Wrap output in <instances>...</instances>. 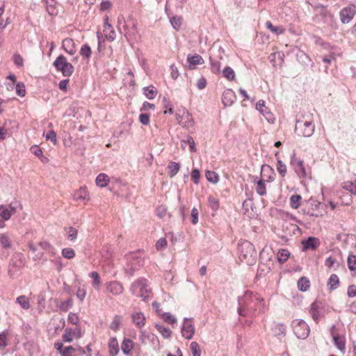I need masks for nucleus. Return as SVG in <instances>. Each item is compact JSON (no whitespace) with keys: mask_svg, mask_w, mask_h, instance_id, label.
Segmentation results:
<instances>
[{"mask_svg":"<svg viewBox=\"0 0 356 356\" xmlns=\"http://www.w3.org/2000/svg\"><path fill=\"white\" fill-rule=\"evenodd\" d=\"M259 303V295L252 291H246L243 297L238 298V314L245 316L248 314L256 316L258 309L253 307V303Z\"/></svg>","mask_w":356,"mask_h":356,"instance_id":"1","label":"nucleus"},{"mask_svg":"<svg viewBox=\"0 0 356 356\" xmlns=\"http://www.w3.org/2000/svg\"><path fill=\"white\" fill-rule=\"evenodd\" d=\"M238 250L240 253L241 260L245 261L248 265H252L255 261L257 252L254 245L250 241H243L239 243Z\"/></svg>","mask_w":356,"mask_h":356,"instance_id":"2","label":"nucleus"},{"mask_svg":"<svg viewBox=\"0 0 356 356\" xmlns=\"http://www.w3.org/2000/svg\"><path fill=\"white\" fill-rule=\"evenodd\" d=\"M56 70L60 72L64 76H70L74 71L73 65L68 62L63 55H59L53 63Z\"/></svg>","mask_w":356,"mask_h":356,"instance_id":"3","label":"nucleus"},{"mask_svg":"<svg viewBox=\"0 0 356 356\" xmlns=\"http://www.w3.org/2000/svg\"><path fill=\"white\" fill-rule=\"evenodd\" d=\"M313 8V21L318 24H327L332 18V14L328 11L326 6L322 5L312 6Z\"/></svg>","mask_w":356,"mask_h":356,"instance_id":"4","label":"nucleus"},{"mask_svg":"<svg viewBox=\"0 0 356 356\" xmlns=\"http://www.w3.org/2000/svg\"><path fill=\"white\" fill-rule=\"evenodd\" d=\"M84 335V331L81 326L67 327L62 334V340L65 343H72L80 339Z\"/></svg>","mask_w":356,"mask_h":356,"instance_id":"5","label":"nucleus"},{"mask_svg":"<svg viewBox=\"0 0 356 356\" xmlns=\"http://www.w3.org/2000/svg\"><path fill=\"white\" fill-rule=\"evenodd\" d=\"M295 131L299 136L309 137L314 134V125L309 121L303 122L297 120L295 127Z\"/></svg>","mask_w":356,"mask_h":356,"instance_id":"6","label":"nucleus"},{"mask_svg":"<svg viewBox=\"0 0 356 356\" xmlns=\"http://www.w3.org/2000/svg\"><path fill=\"white\" fill-rule=\"evenodd\" d=\"M292 325L294 334L298 339H305L309 336L310 329L303 320H295Z\"/></svg>","mask_w":356,"mask_h":356,"instance_id":"7","label":"nucleus"},{"mask_svg":"<svg viewBox=\"0 0 356 356\" xmlns=\"http://www.w3.org/2000/svg\"><path fill=\"white\" fill-rule=\"evenodd\" d=\"M135 288L139 289L140 295L143 300L146 301L152 294L148 281L145 278H139L135 282Z\"/></svg>","mask_w":356,"mask_h":356,"instance_id":"8","label":"nucleus"},{"mask_svg":"<svg viewBox=\"0 0 356 356\" xmlns=\"http://www.w3.org/2000/svg\"><path fill=\"white\" fill-rule=\"evenodd\" d=\"M309 314L312 319L318 323L324 317V305L320 301H314L309 309Z\"/></svg>","mask_w":356,"mask_h":356,"instance_id":"9","label":"nucleus"},{"mask_svg":"<svg viewBox=\"0 0 356 356\" xmlns=\"http://www.w3.org/2000/svg\"><path fill=\"white\" fill-rule=\"evenodd\" d=\"M290 163L294 169L296 175L300 178H305L307 177L306 170L303 165V161L297 158L295 152H293L291 156Z\"/></svg>","mask_w":356,"mask_h":356,"instance_id":"10","label":"nucleus"},{"mask_svg":"<svg viewBox=\"0 0 356 356\" xmlns=\"http://www.w3.org/2000/svg\"><path fill=\"white\" fill-rule=\"evenodd\" d=\"M54 348L60 353L61 356H76L77 349L72 346H64L61 341H56L54 343Z\"/></svg>","mask_w":356,"mask_h":356,"instance_id":"11","label":"nucleus"},{"mask_svg":"<svg viewBox=\"0 0 356 356\" xmlns=\"http://www.w3.org/2000/svg\"><path fill=\"white\" fill-rule=\"evenodd\" d=\"M183 337L186 339H191L195 334V325L192 323V318H184L183 325L181 328Z\"/></svg>","mask_w":356,"mask_h":356,"instance_id":"12","label":"nucleus"},{"mask_svg":"<svg viewBox=\"0 0 356 356\" xmlns=\"http://www.w3.org/2000/svg\"><path fill=\"white\" fill-rule=\"evenodd\" d=\"M73 200L76 202H88L90 193L86 186H82L73 193Z\"/></svg>","mask_w":356,"mask_h":356,"instance_id":"13","label":"nucleus"},{"mask_svg":"<svg viewBox=\"0 0 356 356\" xmlns=\"http://www.w3.org/2000/svg\"><path fill=\"white\" fill-rule=\"evenodd\" d=\"M103 33L105 38L109 41H113L116 38V33L113 26L108 22V17L104 18Z\"/></svg>","mask_w":356,"mask_h":356,"instance_id":"14","label":"nucleus"},{"mask_svg":"<svg viewBox=\"0 0 356 356\" xmlns=\"http://www.w3.org/2000/svg\"><path fill=\"white\" fill-rule=\"evenodd\" d=\"M16 213V209L11 204L0 205V218L3 220H8Z\"/></svg>","mask_w":356,"mask_h":356,"instance_id":"15","label":"nucleus"},{"mask_svg":"<svg viewBox=\"0 0 356 356\" xmlns=\"http://www.w3.org/2000/svg\"><path fill=\"white\" fill-rule=\"evenodd\" d=\"M62 48L70 56H73L76 52V45L72 38H66L62 41Z\"/></svg>","mask_w":356,"mask_h":356,"instance_id":"16","label":"nucleus"},{"mask_svg":"<svg viewBox=\"0 0 356 356\" xmlns=\"http://www.w3.org/2000/svg\"><path fill=\"white\" fill-rule=\"evenodd\" d=\"M356 13L354 7H346L340 12V18L342 23H348L355 16Z\"/></svg>","mask_w":356,"mask_h":356,"instance_id":"17","label":"nucleus"},{"mask_svg":"<svg viewBox=\"0 0 356 356\" xmlns=\"http://www.w3.org/2000/svg\"><path fill=\"white\" fill-rule=\"evenodd\" d=\"M303 250H315L320 245V241L318 238L309 236L302 241Z\"/></svg>","mask_w":356,"mask_h":356,"instance_id":"18","label":"nucleus"},{"mask_svg":"<svg viewBox=\"0 0 356 356\" xmlns=\"http://www.w3.org/2000/svg\"><path fill=\"white\" fill-rule=\"evenodd\" d=\"M236 99V96L232 89H227L222 96V102L225 106H230Z\"/></svg>","mask_w":356,"mask_h":356,"instance_id":"19","label":"nucleus"},{"mask_svg":"<svg viewBox=\"0 0 356 356\" xmlns=\"http://www.w3.org/2000/svg\"><path fill=\"white\" fill-rule=\"evenodd\" d=\"M179 124L184 127L189 128L194 125V121L191 114L186 110L183 109L181 113V119Z\"/></svg>","mask_w":356,"mask_h":356,"instance_id":"20","label":"nucleus"},{"mask_svg":"<svg viewBox=\"0 0 356 356\" xmlns=\"http://www.w3.org/2000/svg\"><path fill=\"white\" fill-rule=\"evenodd\" d=\"M106 290L113 295H119L122 293L123 287L118 282H110L106 284Z\"/></svg>","mask_w":356,"mask_h":356,"instance_id":"21","label":"nucleus"},{"mask_svg":"<svg viewBox=\"0 0 356 356\" xmlns=\"http://www.w3.org/2000/svg\"><path fill=\"white\" fill-rule=\"evenodd\" d=\"M273 334L277 337H283L286 335V326L283 323H276L272 327Z\"/></svg>","mask_w":356,"mask_h":356,"instance_id":"22","label":"nucleus"},{"mask_svg":"<svg viewBox=\"0 0 356 356\" xmlns=\"http://www.w3.org/2000/svg\"><path fill=\"white\" fill-rule=\"evenodd\" d=\"M0 244L5 249H9L12 247V241L7 233L0 234Z\"/></svg>","mask_w":356,"mask_h":356,"instance_id":"23","label":"nucleus"},{"mask_svg":"<svg viewBox=\"0 0 356 356\" xmlns=\"http://www.w3.org/2000/svg\"><path fill=\"white\" fill-rule=\"evenodd\" d=\"M110 181V179L108 176L104 173H100L96 178L95 182L97 186L104 188L106 187L108 182Z\"/></svg>","mask_w":356,"mask_h":356,"instance_id":"24","label":"nucleus"},{"mask_svg":"<svg viewBox=\"0 0 356 356\" xmlns=\"http://www.w3.org/2000/svg\"><path fill=\"white\" fill-rule=\"evenodd\" d=\"M339 286V279L336 274H332L327 281L329 290L333 291Z\"/></svg>","mask_w":356,"mask_h":356,"instance_id":"25","label":"nucleus"},{"mask_svg":"<svg viewBox=\"0 0 356 356\" xmlns=\"http://www.w3.org/2000/svg\"><path fill=\"white\" fill-rule=\"evenodd\" d=\"M134 348V343L131 339H125L121 346L122 350L126 355H131V350Z\"/></svg>","mask_w":356,"mask_h":356,"instance_id":"26","label":"nucleus"},{"mask_svg":"<svg viewBox=\"0 0 356 356\" xmlns=\"http://www.w3.org/2000/svg\"><path fill=\"white\" fill-rule=\"evenodd\" d=\"M310 286V282L306 277H300L298 281V289L302 292L307 291Z\"/></svg>","mask_w":356,"mask_h":356,"instance_id":"27","label":"nucleus"},{"mask_svg":"<svg viewBox=\"0 0 356 356\" xmlns=\"http://www.w3.org/2000/svg\"><path fill=\"white\" fill-rule=\"evenodd\" d=\"M79 54L83 59L88 60L92 55L91 48L88 44H84L81 46Z\"/></svg>","mask_w":356,"mask_h":356,"instance_id":"28","label":"nucleus"},{"mask_svg":"<svg viewBox=\"0 0 356 356\" xmlns=\"http://www.w3.org/2000/svg\"><path fill=\"white\" fill-rule=\"evenodd\" d=\"M16 302L18 303L24 309H29L31 307L29 298L24 295L17 297Z\"/></svg>","mask_w":356,"mask_h":356,"instance_id":"29","label":"nucleus"},{"mask_svg":"<svg viewBox=\"0 0 356 356\" xmlns=\"http://www.w3.org/2000/svg\"><path fill=\"white\" fill-rule=\"evenodd\" d=\"M187 61L189 63L190 65H196L204 63L203 58L198 54H195L194 56H191L190 54L188 55Z\"/></svg>","mask_w":356,"mask_h":356,"instance_id":"30","label":"nucleus"},{"mask_svg":"<svg viewBox=\"0 0 356 356\" xmlns=\"http://www.w3.org/2000/svg\"><path fill=\"white\" fill-rule=\"evenodd\" d=\"M290 255V252L286 249H281L277 252V259L280 264H284L287 261Z\"/></svg>","mask_w":356,"mask_h":356,"instance_id":"31","label":"nucleus"},{"mask_svg":"<svg viewBox=\"0 0 356 356\" xmlns=\"http://www.w3.org/2000/svg\"><path fill=\"white\" fill-rule=\"evenodd\" d=\"M90 277L93 280L92 282V286L95 289L99 290V287H100V284H101L100 277H99V273L96 271H92L90 273Z\"/></svg>","mask_w":356,"mask_h":356,"instance_id":"32","label":"nucleus"},{"mask_svg":"<svg viewBox=\"0 0 356 356\" xmlns=\"http://www.w3.org/2000/svg\"><path fill=\"white\" fill-rule=\"evenodd\" d=\"M156 93H157L156 89L154 86H150L149 87H144L143 88V94L149 99H154L155 97Z\"/></svg>","mask_w":356,"mask_h":356,"instance_id":"33","label":"nucleus"},{"mask_svg":"<svg viewBox=\"0 0 356 356\" xmlns=\"http://www.w3.org/2000/svg\"><path fill=\"white\" fill-rule=\"evenodd\" d=\"M168 168L170 170L169 176L170 177H175L180 169V165L178 163L170 161Z\"/></svg>","mask_w":356,"mask_h":356,"instance_id":"34","label":"nucleus"},{"mask_svg":"<svg viewBox=\"0 0 356 356\" xmlns=\"http://www.w3.org/2000/svg\"><path fill=\"white\" fill-rule=\"evenodd\" d=\"M155 327L165 339H168L171 337L172 331L169 328L159 324H156Z\"/></svg>","mask_w":356,"mask_h":356,"instance_id":"35","label":"nucleus"},{"mask_svg":"<svg viewBox=\"0 0 356 356\" xmlns=\"http://www.w3.org/2000/svg\"><path fill=\"white\" fill-rule=\"evenodd\" d=\"M302 200V197L300 195H293L290 197V206L293 209H298L300 205V201Z\"/></svg>","mask_w":356,"mask_h":356,"instance_id":"36","label":"nucleus"},{"mask_svg":"<svg viewBox=\"0 0 356 356\" xmlns=\"http://www.w3.org/2000/svg\"><path fill=\"white\" fill-rule=\"evenodd\" d=\"M109 351L112 356H115L118 353V341L115 339H112L109 341L108 344Z\"/></svg>","mask_w":356,"mask_h":356,"instance_id":"37","label":"nucleus"},{"mask_svg":"<svg viewBox=\"0 0 356 356\" xmlns=\"http://www.w3.org/2000/svg\"><path fill=\"white\" fill-rule=\"evenodd\" d=\"M222 75L227 79L232 81L235 78V72L230 67H225L222 70Z\"/></svg>","mask_w":356,"mask_h":356,"instance_id":"38","label":"nucleus"},{"mask_svg":"<svg viewBox=\"0 0 356 356\" xmlns=\"http://www.w3.org/2000/svg\"><path fill=\"white\" fill-rule=\"evenodd\" d=\"M256 191L261 196L266 194V185L263 179H259L257 182Z\"/></svg>","mask_w":356,"mask_h":356,"instance_id":"39","label":"nucleus"},{"mask_svg":"<svg viewBox=\"0 0 356 356\" xmlns=\"http://www.w3.org/2000/svg\"><path fill=\"white\" fill-rule=\"evenodd\" d=\"M206 177L209 182L213 184H216L219 180L218 175L214 171H206Z\"/></svg>","mask_w":356,"mask_h":356,"instance_id":"40","label":"nucleus"},{"mask_svg":"<svg viewBox=\"0 0 356 356\" xmlns=\"http://www.w3.org/2000/svg\"><path fill=\"white\" fill-rule=\"evenodd\" d=\"M170 21L172 27L176 30H179L182 24L183 19L181 17L173 16L170 18Z\"/></svg>","mask_w":356,"mask_h":356,"instance_id":"41","label":"nucleus"},{"mask_svg":"<svg viewBox=\"0 0 356 356\" xmlns=\"http://www.w3.org/2000/svg\"><path fill=\"white\" fill-rule=\"evenodd\" d=\"M155 338L156 337L154 334L147 332L145 330L141 331L140 340L143 343H146L147 341H153Z\"/></svg>","mask_w":356,"mask_h":356,"instance_id":"42","label":"nucleus"},{"mask_svg":"<svg viewBox=\"0 0 356 356\" xmlns=\"http://www.w3.org/2000/svg\"><path fill=\"white\" fill-rule=\"evenodd\" d=\"M334 345L340 350H343L346 348L345 341L339 337L338 334L333 336Z\"/></svg>","mask_w":356,"mask_h":356,"instance_id":"43","label":"nucleus"},{"mask_svg":"<svg viewBox=\"0 0 356 356\" xmlns=\"http://www.w3.org/2000/svg\"><path fill=\"white\" fill-rule=\"evenodd\" d=\"M211 69L213 73L220 72V63L219 60H215L211 56L210 57Z\"/></svg>","mask_w":356,"mask_h":356,"instance_id":"44","label":"nucleus"},{"mask_svg":"<svg viewBox=\"0 0 356 356\" xmlns=\"http://www.w3.org/2000/svg\"><path fill=\"white\" fill-rule=\"evenodd\" d=\"M145 318L144 314L141 312H138L135 314V324L141 327L145 325Z\"/></svg>","mask_w":356,"mask_h":356,"instance_id":"45","label":"nucleus"},{"mask_svg":"<svg viewBox=\"0 0 356 356\" xmlns=\"http://www.w3.org/2000/svg\"><path fill=\"white\" fill-rule=\"evenodd\" d=\"M184 143H187L189 145L191 152H196L197 149H196V147H195V141H194L193 137L188 136L187 137L186 140H182L181 141V146L184 145Z\"/></svg>","mask_w":356,"mask_h":356,"instance_id":"46","label":"nucleus"},{"mask_svg":"<svg viewBox=\"0 0 356 356\" xmlns=\"http://www.w3.org/2000/svg\"><path fill=\"white\" fill-rule=\"evenodd\" d=\"M348 266L350 270L354 271L356 270V255L349 254L348 257Z\"/></svg>","mask_w":356,"mask_h":356,"instance_id":"47","label":"nucleus"},{"mask_svg":"<svg viewBox=\"0 0 356 356\" xmlns=\"http://www.w3.org/2000/svg\"><path fill=\"white\" fill-rule=\"evenodd\" d=\"M277 170L280 175L284 177L286 174V165L280 160L277 159Z\"/></svg>","mask_w":356,"mask_h":356,"instance_id":"48","label":"nucleus"},{"mask_svg":"<svg viewBox=\"0 0 356 356\" xmlns=\"http://www.w3.org/2000/svg\"><path fill=\"white\" fill-rule=\"evenodd\" d=\"M67 321L70 323L75 325V327L81 326L79 325V318L77 314L71 312L68 314Z\"/></svg>","mask_w":356,"mask_h":356,"instance_id":"49","label":"nucleus"},{"mask_svg":"<svg viewBox=\"0 0 356 356\" xmlns=\"http://www.w3.org/2000/svg\"><path fill=\"white\" fill-rule=\"evenodd\" d=\"M66 232H67V238L70 241H74L76 238L77 234H78V230L76 229L71 227L66 229Z\"/></svg>","mask_w":356,"mask_h":356,"instance_id":"50","label":"nucleus"},{"mask_svg":"<svg viewBox=\"0 0 356 356\" xmlns=\"http://www.w3.org/2000/svg\"><path fill=\"white\" fill-rule=\"evenodd\" d=\"M193 356H201V350L196 341H193L190 346Z\"/></svg>","mask_w":356,"mask_h":356,"instance_id":"51","label":"nucleus"},{"mask_svg":"<svg viewBox=\"0 0 356 356\" xmlns=\"http://www.w3.org/2000/svg\"><path fill=\"white\" fill-rule=\"evenodd\" d=\"M72 306V298H69L67 300H65L60 303L59 305V309L60 311L66 312L68 311L70 308Z\"/></svg>","mask_w":356,"mask_h":356,"instance_id":"52","label":"nucleus"},{"mask_svg":"<svg viewBox=\"0 0 356 356\" xmlns=\"http://www.w3.org/2000/svg\"><path fill=\"white\" fill-rule=\"evenodd\" d=\"M62 255L63 257L70 259L74 257L75 252L72 248H66L63 249Z\"/></svg>","mask_w":356,"mask_h":356,"instance_id":"53","label":"nucleus"},{"mask_svg":"<svg viewBox=\"0 0 356 356\" xmlns=\"http://www.w3.org/2000/svg\"><path fill=\"white\" fill-rule=\"evenodd\" d=\"M208 202L210 208L213 211H216L218 210L219 207V202L218 200L215 198L214 197L209 196L208 198Z\"/></svg>","mask_w":356,"mask_h":356,"instance_id":"54","label":"nucleus"},{"mask_svg":"<svg viewBox=\"0 0 356 356\" xmlns=\"http://www.w3.org/2000/svg\"><path fill=\"white\" fill-rule=\"evenodd\" d=\"M16 93L19 97H24L26 95L25 86L22 82H19L16 85Z\"/></svg>","mask_w":356,"mask_h":356,"instance_id":"55","label":"nucleus"},{"mask_svg":"<svg viewBox=\"0 0 356 356\" xmlns=\"http://www.w3.org/2000/svg\"><path fill=\"white\" fill-rule=\"evenodd\" d=\"M10 82L6 84L8 90H13L16 82V76L14 74H10L6 77Z\"/></svg>","mask_w":356,"mask_h":356,"instance_id":"56","label":"nucleus"},{"mask_svg":"<svg viewBox=\"0 0 356 356\" xmlns=\"http://www.w3.org/2000/svg\"><path fill=\"white\" fill-rule=\"evenodd\" d=\"M163 319L165 322L171 325L177 322V319L170 313L168 312L163 314Z\"/></svg>","mask_w":356,"mask_h":356,"instance_id":"57","label":"nucleus"},{"mask_svg":"<svg viewBox=\"0 0 356 356\" xmlns=\"http://www.w3.org/2000/svg\"><path fill=\"white\" fill-rule=\"evenodd\" d=\"M8 346V334L6 332L0 333V349H3Z\"/></svg>","mask_w":356,"mask_h":356,"instance_id":"58","label":"nucleus"},{"mask_svg":"<svg viewBox=\"0 0 356 356\" xmlns=\"http://www.w3.org/2000/svg\"><path fill=\"white\" fill-rule=\"evenodd\" d=\"M156 212L157 216H159L160 218H163L166 216L167 208L164 205H160L156 208Z\"/></svg>","mask_w":356,"mask_h":356,"instance_id":"59","label":"nucleus"},{"mask_svg":"<svg viewBox=\"0 0 356 356\" xmlns=\"http://www.w3.org/2000/svg\"><path fill=\"white\" fill-rule=\"evenodd\" d=\"M112 8V3L108 0H104L99 5L101 11L109 10Z\"/></svg>","mask_w":356,"mask_h":356,"instance_id":"60","label":"nucleus"},{"mask_svg":"<svg viewBox=\"0 0 356 356\" xmlns=\"http://www.w3.org/2000/svg\"><path fill=\"white\" fill-rule=\"evenodd\" d=\"M86 295V290L85 285H83L82 287L79 286L76 291V297L81 300L83 301Z\"/></svg>","mask_w":356,"mask_h":356,"instance_id":"61","label":"nucleus"},{"mask_svg":"<svg viewBox=\"0 0 356 356\" xmlns=\"http://www.w3.org/2000/svg\"><path fill=\"white\" fill-rule=\"evenodd\" d=\"M256 108L263 115H265V112L268 109L265 105V101L259 100L256 105Z\"/></svg>","mask_w":356,"mask_h":356,"instance_id":"62","label":"nucleus"},{"mask_svg":"<svg viewBox=\"0 0 356 356\" xmlns=\"http://www.w3.org/2000/svg\"><path fill=\"white\" fill-rule=\"evenodd\" d=\"M149 114L143 113L139 115V121L143 125H147L149 123Z\"/></svg>","mask_w":356,"mask_h":356,"instance_id":"63","label":"nucleus"},{"mask_svg":"<svg viewBox=\"0 0 356 356\" xmlns=\"http://www.w3.org/2000/svg\"><path fill=\"white\" fill-rule=\"evenodd\" d=\"M46 140H51L54 145L57 143L56 134L54 131H49L45 136Z\"/></svg>","mask_w":356,"mask_h":356,"instance_id":"64","label":"nucleus"}]
</instances>
